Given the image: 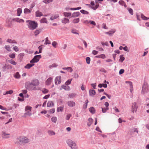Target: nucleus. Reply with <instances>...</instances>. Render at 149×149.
Instances as JSON below:
<instances>
[{
	"mask_svg": "<svg viewBox=\"0 0 149 149\" xmlns=\"http://www.w3.org/2000/svg\"><path fill=\"white\" fill-rule=\"evenodd\" d=\"M64 70H67V69H70V72H72V69L70 67H69L67 68H63Z\"/></svg>",
	"mask_w": 149,
	"mask_h": 149,
	"instance_id": "obj_57",
	"label": "nucleus"
},
{
	"mask_svg": "<svg viewBox=\"0 0 149 149\" xmlns=\"http://www.w3.org/2000/svg\"><path fill=\"white\" fill-rule=\"evenodd\" d=\"M13 91L12 90H10L8 91H7L5 93V94H4V95H6L7 94H11L13 93Z\"/></svg>",
	"mask_w": 149,
	"mask_h": 149,
	"instance_id": "obj_38",
	"label": "nucleus"
},
{
	"mask_svg": "<svg viewBox=\"0 0 149 149\" xmlns=\"http://www.w3.org/2000/svg\"><path fill=\"white\" fill-rule=\"evenodd\" d=\"M125 83H128L129 84V85L130 86V91L132 92V91L133 90V85H132V82H131V81H125Z\"/></svg>",
	"mask_w": 149,
	"mask_h": 149,
	"instance_id": "obj_21",
	"label": "nucleus"
},
{
	"mask_svg": "<svg viewBox=\"0 0 149 149\" xmlns=\"http://www.w3.org/2000/svg\"><path fill=\"white\" fill-rule=\"evenodd\" d=\"M48 134L50 135H55V133L54 132L51 130L48 131Z\"/></svg>",
	"mask_w": 149,
	"mask_h": 149,
	"instance_id": "obj_40",
	"label": "nucleus"
},
{
	"mask_svg": "<svg viewBox=\"0 0 149 149\" xmlns=\"http://www.w3.org/2000/svg\"><path fill=\"white\" fill-rule=\"evenodd\" d=\"M34 63H28L24 66V68L26 69H29L34 65Z\"/></svg>",
	"mask_w": 149,
	"mask_h": 149,
	"instance_id": "obj_14",
	"label": "nucleus"
},
{
	"mask_svg": "<svg viewBox=\"0 0 149 149\" xmlns=\"http://www.w3.org/2000/svg\"><path fill=\"white\" fill-rule=\"evenodd\" d=\"M14 21H16L17 22L19 23H23L24 22V21L23 19H20L19 18H16L13 19Z\"/></svg>",
	"mask_w": 149,
	"mask_h": 149,
	"instance_id": "obj_16",
	"label": "nucleus"
},
{
	"mask_svg": "<svg viewBox=\"0 0 149 149\" xmlns=\"http://www.w3.org/2000/svg\"><path fill=\"white\" fill-rule=\"evenodd\" d=\"M54 105L53 102L52 101H49L47 104V107H52Z\"/></svg>",
	"mask_w": 149,
	"mask_h": 149,
	"instance_id": "obj_24",
	"label": "nucleus"
},
{
	"mask_svg": "<svg viewBox=\"0 0 149 149\" xmlns=\"http://www.w3.org/2000/svg\"><path fill=\"white\" fill-rule=\"evenodd\" d=\"M35 15L36 17H40L43 16L42 13L39 10L36 11L35 13Z\"/></svg>",
	"mask_w": 149,
	"mask_h": 149,
	"instance_id": "obj_13",
	"label": "nucleus"
},
{
	"mask_svg": "<svg viewBox=\"0 0 149 149\" xmlns=\"http://www.w3.org/2000/svg\"><path fill=\"white\" fill-rule=\"evenodd\" d=\"M66 143L72 149H76L77 148L76 143L70 139H68L66 141Z\"/></svg>",
	"mask_w": 149,
	"mask_h": 149,
	"instance_id": "obj_3",
	"label": "nucleus"
},
{
	"mask_svg": "<svg viewBox=\"0 0 149 149\" xmlns=\"http://www.w3.org/2000/svg\"><path fill=\"white\" fill-rule=\"evenodd\" d=\"M89 92L90 95H95L96 93L95 91L93 90H90Z\"/></svg>",
	"mask_w": 149,
	"mask_h": 149,
	"instance_id": "obj_36",
	"label": "nucleus"
},
{
	"mask_svg": "<svg viewBox=\"0 0 149 149\" xmlns=\"http://www.w3.org/2000/svg\"><path fill=\"white\" fill-rule=\"evenodd\" d=\"M80 12L81 13L85 14H88L89 13L88 12L84 10H81L80 11Z\"/></svg>",
	"mask_w": 149,
	"mask_h": 149,
	"instance_id": "obj_50",
	"label": "nucleus"
},
{
	"mask_svg": "<svg viewBox=\"0 0 149 149\" xmlns=\"http://www.w3.org/2000/svg\"><path fill=\"white\" fill-rule=\"evenodd\" d=\"M42 91L43 93L44 94L46 93H47L49 91L45 88H43L42 90Z\"/></svg>",
	"mask_w": 149,
	"mask_h": 149,
	"instance_id": "obj_51",
	"label": "nucleus"
},
{
	"mask_svg": "<svg viewBox=\"0 0 149 149\" xmlns=\"http://www.w3.org/2000/svg\"><path fill=\"white\" fill-rule=\"evenodd\" d=\"M71 32L72 33L74 34H79L78 33V31L76 29H72L71 31Z\"/></svg>",
	"mask_w": 149,
	"mask_h": 149,
	"instance_id": "obj_41",
	"label": "nucleus"
},
{
	"mask_svg": "<svg viewBox=\"0 0 149 149\" xmlns=\"http://www.w3.org/2000/svg\"><path fill=\"white\" fill-rule=\"evenodd\" d=\"M119 3L121 5L125 7H126L127 6L126 4L125 3L124 1L122 0L120 1H119Z\"/></svg>",
	"mask_w": 149,
	"mask_h": 149,
	"instance_id": "obj_31",
	"label": "nucleus"
},
{
	"mask_svg": "<svg viewBox=\"0 0 149 149\" xmlns=\"http://www.w3.org/2000/svg\"><path fill=\"white\" fill-rule=\"evenodd\" d=\"M86 63L88 64H89L90 63L91 59L89 57H87L86 58Z\"/></svg>",
	"mask_w": 149,
	"mask_h": 149,
	"instance_id": "obj_46",
	"label": "nucleus"
},
{
	"mask_svg": "<svg viewBox=\"0 0 149 149\" xmlns=\"http://www.w3.org/2000/svg\"><path fill=\"white\" fill-rule=\"evenodd\" d=\"M95 57L96 58L104 59L106 58V56L105 54H103L99 55L96 56Z\"/></svg>",
	"mask_w": 149,
	"mask_h": 149,
	"instance_id": "obj_27",
	"label": "nucleus"
},
{
	"mask_svg": "<svg viewBox=\"0 0 149 149\" xmlns=\"http://www.w3.org/2000/svg\"><path fill=\"white\" fill-rule=\"evenodd\" d=\"M52 121L55 123L57 121V118L56 117H53L51 118Z\"/></svg>",
	"mask_w": 149,
	"mask_h": 149,
	"instance_id": "obj_42",
	"label": "nucleus"
},
{
	"mask_svg": "<svg viewBox=\"0 0 149 149\" xmlns=\"http://www.w3.org/2000/svg\"><path fill=\"white\" fill-rule=\"evenodd\" d=\"M63 107H59L57 108V111L58 112L60 111H63Z\"/></svg>",
	"mask_w": 149,
	"mask_h": 149,
	"instance_id": "obj_39",
	"label": "nucleus"
},
{
	"mask_svg": "<svg viewBox=\"0 0 149 149\" xmlns=\"http://www.w3.org/2000/svg\"><path fill=\"white\" fill-rule=\"evenodd\" d=\"M12 20L11 19H8L6 21V25L7 26H10L12 24Z\"/></svg>",
	"mask_w": 149,
	"mask_h": 149,
	"instance_id": "obj_15",
	"label": "nucleus"
},
{
	"mask_svg": "<svg viewBox=\"0 0 149 149\" xmlns=\"http://www.w3.org/2000/svg\"><path fill=\"white\" fill-rule=\"evenodd\" d=\"M89 111L92 114H94L95 113V109L93 107H91L89 109Z\"/></svg>",
	"mask_w": 149,
	"mask_h": 149,
	"instance_id": "obj_26",
	"label": "nucleus"
},
{
	"mask_svg": "<svg viewBox=\"0 0 149 149\" xmlns=\"http://www.w3.org/2000/svg\"><path fill=\"white\" fill-rule=\"evenodd\" d=\"M102 109V111L103 113H105L106 112L107 110H108L109 109V108H101Z\"/></svg>",
	"mask_w": 149,
	"mask_h": 149,
	"instance_id": "obj_44",
	"label": "nucleus"
},
{
	"mask_svg": "<svg viewBox=\"0 0 149 149\" xmlns=\"http://www.w3.org/2000/svg\"><path fill=\"white\" fill-rule=\"evenodd\" d=\"M14 77L17 79H19L20 77V76L18 72H16L14 74Z\"/></svg>",
	"mask_w": 149,
	"mask_h": 149,
	"instance_id": "obj_30",
	"label": "nucleus"
},
{
	"mask_svg": "<svg viewBox=\"0 0 149 149\" xmlns=\"http://www.w3.org/2000/svg\"><path fill=\"white\" fill-rule=\"evenodd\" d=\"M62 22L65 24L69 23V20L68 19L64 18L62 21Z\"/></svg>",
	"mask_w": 149,
	"mask_h": 149,
	"instance_id": "obj_28",
	"label": "nucleus"
},
{
	"mask_svg": "<svg viewBox=\"0 0 149 149\" xmlns=\"http://www.w3.org/2000/svg\"><path fill=\"white\" fill-rule=\"evenodd\" d=\"M61 76H58L56 77L55 79V83L56 84H59L61 83Z\"/></svg>",
	"mask_w": 149,
	"mask_h": 149,
	"instance_id": "obj_10",
	"label": "nucleus"
},
{
	"mask_svg": "<svg viewBox=\"0 0 149 149\" xmlns=\"http://www.w3.org/2000/svg\"><path fill=\"white\" fill-rule=\"evenodd\" d=\"M13 50L16 52H18L19 51V49L17 47L15 46L13 48Z\"/></svg>",
	"mask_w": 149,
	"mask_h": 149,
	"instance_id": "obj_55",
	"label": "nucleus"
},
{
	"mask_svg": "<svg viewBox=\"0 0 149 149\" xmlns=\"http://www.w3.org/2000/svg\"><path fill=\"white\" fill-rule=\"evenodd\" d=\"M7 68V65L6 64H5L4 66H3V67H2V69H3V72H5L6 71V69Z\"/></svg>",
	"mask_w": 149,
	"mask_h": 149,
	"instance_id": "obj_58",
	"label": "nucleus"
},
{
	"mask_svg": "<svg viewBox=\"0 0 149 149\" xmlns=\"http://www.w3.org/2000/svg\"><path fill=\"white\" fill-rule=\"evenodd\" d=\"M42 29H38L36 30L34 32L35 36H37L41 31Z\"/></svg>",
	"mask_w": 149,
	"mask_h": 149,
	"instance_id": "obj_17",
	"label": "nucleus"
},
{
	"mask_svg": "<svg viewBox=\"0 0 149 149\" xmlns=\"http://www.w3.org/2000/svg\"><path fill=\"white\" fill-rule=\"evenodd\" d=\"M6 49L8 51H10L11 50V49L10 46L8 45H6L5 46Z\"/></svg>",
	"mask_w": 149,
	"mask_h": 149,
	"instance_id": "obj_54",
	"label": "nucleus"
},
{
	"mask_svg": "<svg viewBox=\"0 0 149 149\" xmlns=\"http://www.w3.org/2000/svg\"><path fill=\"white\" fill-rule=\"evenodd\" d=\"M72 115L70 114H68L66 116V119L67 120H69L70 118L71 117Z\"/></svg>",
	"mask_w": 149,
	"mask_h": 149,
	"instance_id": "obj_52",
	"label": "nucleus"
},
{
	"mask_svg": "<svg viewBox=\"0 0 149 149\" xmlns=\"http://www.w3.org/2000/svg\"><path fill=\"white\" fill-rule=\"evenodd\" d=\"M137 108L138 106L137 104L135 102L133 103L131 108L132 112L133 113L136 112L137 111Z\"/></svg>",
	"mask_w": 149,
	"mask_h": 149,
	"instance_id": "obj_8",
	"label": "nucleus"
},
{
	"mask_svg": "<svg viewBox=\"0 0 149 149\" xmlns=\"http://www.w3.org/2000/svg\"><path fill=\"white\" fill-rule=\"evenodd\" d=\"M17 15L19 16L22 13V9L21 8H18L17 10Z\"/></svg>",
	"mask_w": 149,
	"mask_h": 149,
	"instance_id": "obj_29",
	"label": "nucleus"
},
{
	"mask_svg": "<svg viewBox=\"0 0 149 149\" xmlns=\"http://www.w3.org/2000/svg\"><path fill=\"white\" fill-rule=\"evenodd\" d=\"M30 82L32 85H33L36 87L37 86H38L40 84L39 81L36 79H34L32 80Z\"/></svg>",
	"mask_w": 149,
	"mask_h": 149,
	"instance_id": "obj_9",
	"label": "nucleus"
},
{
	"mask_svg": "<svg viewBox=\"0 0 149 149\" xmlns=\"http://www.w3.org/2000/svg\"><path fill=\"white\" fill-rule=\"evenodd\" d=\"M9 134H6L5 132H2V136L4 138H9Z\"/></svg>",
	"mask_w": 149,
	"mask_h": 149,
	"instance_id": "obj_18",
	"label": "nucleus"
},
{
	"mask_svg": "<svg viewBox=\"0 0 149 149\" xmlns=\"http://www.w3.org/2000/svg\"><path fill=\"white\" fill-rule=\"evenodd\" d=\"M67 104L69 106L72 107L75 105V103L73 101H68L67 102Z\"/></svg>",
	"mask_w": 149,
	"mask_h": 149,
	"instance_id": "obj_19",
	"label": "nucleus"
},
{
	"mask_svg": "<svg viewBox=\"0 0 149 149\" xmlns=\"http://www.w3.org/2000/svg\"><path fill=\"white\" fill-rule=\"evenodd\" d=\"M31 12L30 10L27 8H25L24 10V13L25 14L30 13Z\"/></svg>",
	"mask_w": 149,
	"mask_h": 149,
	"instance_id": "obj_34",
	"label": "nucleus"
},
{
	"mask_svg": "<svg viewBox=\"0 0 149 149\" xmlns=\"http://www.w3.org/2000/svg\"><path fill=\"white\" fill-rule=\"evenodd\" d=\"M141 18L144 20H147L149 19V17H147L145 16L143 14H141Z\"/></svg>",
	"mask_w": 149,
	"mask_h": 149,
	"instance_id": "obj_35",
	"label": "nucleus"
},
{
	"mask_svg": "<svg viewBox=\"0 0 149 149\" xmlns=\"http://www.w3.org/2000/svg\"><path fill=\"white\" fill-rule=\"evenodd\" d=\"M9 62L11 64L13 65H16L17 64V63L16 62H15L14 61L12 60H10L9 61Z\"/></svg>",
	"mask_w": 149,
	"mask_h": 149,
	"instance_id": "obj_48",
	"label": "nucleus"
},
{
	"mask_svg": "<svg viewBox=\"0 0 149 149\" xmlns=\"http://www.w3.org/2000/svg\"><path fill=\"white\" fill-rule=\"evenodd\" d=\"M125 59V58L122 56H120V61L121 62H122Z\"/></svg>",
	"mask_w": 149,
	"mask_h": 149,
	"instance_id": "obj_60",
	"label": "nucleus"
},
{
	"mask_svg": "<svg viewBox=\"0 0 149 149\" xmlns=\"http://www.w3.org/2000/svg\"><path fill=\"white\" fill-rule=\"evenodd\" d=\"M31 109L32 107L30 106H26L25 107V111L26 112L24 114L25 117L27 116H30L31 115Z\"/></svg>",
	"mask_w": 149,
	"mask_h": 149,
	"instance_id": "obj_4",
	"label": "nucleus"
},
{
	"mask_svg": "<svg viewBox=\"0 0 149 149\" xmlns=\"http://www.w3.org/2000/svg\"><path fill=\"white\" fill-rule=\"evenodd\" d=\"M57 45V42L56 41H53L52 42V45L53 46L54 48L56 47V46Z\"/></svg>",
	"mask_w": 149,
	"mask_h": 149,
	"instance_id": "obj_47",
	"label": "nucleus"
},
{
	"mask_svg": "<svg viewBox=\"0 0 149 149\" xmlns=\"http://www.w3.org/2000/svg\"><path fill=\"white\" fill-rule=\"evenodd\" d=\"M40 22L41 23H47V21L46 18L43 17L40 20Z\"/></svg>",
	"mask_w": 149,
	"mask_h": 149,
	"instance_id": "obj_23",
	"label": "nucleus"
},
{
	"mask_svg": "<svg viewBox=\"0 0 149 149\" xmlns=\"http://www.w3.org/2000/svg\"><path fill=\"white\" fill-rule=\"evenodd\" d=\"M41 58V56L40 55H36L34 56V58L30 61V63H35L38 62L39 59Z\"/></svg>",
	"mask_w": 149,
	"mask_h": 149,
	"instance_id": "obj_7",
	"label": "nucleus"
},
{
	"mask_svg": "<svg viewBox=\"0 0 149 149\" xmlns=\"http://www.w3.org/2000/svg\"><path fill=\"white\" fill-rule=\"evenodd\" d=\"M26 22L28 23L27 25L29 29L33 30L36 29L38 26V24L35 21L31 20H27Z\"/></svg>",
	"mask_w": 149,
	"mask_h": 149,
	"instance_id": "obj_1",
	"label": "nucleus"
},
{
	"mask_svg": "<svg viewBox=\"0 0 149 149\" xmlns=\"http://www.w3.org/2000/svg\"><path fill=\"white\" fill-rule=\"evenodd\" d=\"M52 80V77L49 78L46 80L45 84L47 85H49L51 84Z\"/></svg>",
	"mask_w": 149,
	"mask_h": 149,
	"instance_id": "obj_12",
	"label": "nucleus"
},
{
	"mask_svg": "<svg viewBox=\"0 0 149 149\" xmlns=\"http://www.w3.org/2000/svg\"><path fill=\"white\" fill-rule=\"evenodd\" d=\"M79 21V19L77 18L74 19L72 21V22L74 24L78 23Z\"/></svg>",
	"mask_w": 149,
	"mask_h": 149,
	"instance_id": "obj_37",
	"label": "nucleus"
},
{
	"mask_svg": "<svg viewBox=\"0 0 149 149\" xmlns=\"http://www.w3.org/2000/svg\"><path fill=\"white\" fill-rule=\"evenodd\" d=\"M15 53H12L9 55V57L12 58H14L15 57Z\"/></svg>",
	"mask_w": 149,
	"mask_h": 149,
	"instance_id": "obj_45",
	"label": "nucleus"
},
{
	"mask_svg": "<svg viewBox=\"0 0 149 149\" xmlns=\"http://www.w3.org/2000/svg\"><path fill=\"white\" fill-rule=\"evenodd\" d=\"M88 121L87 125L89 126H90L93 122V119L91 118H89L88 119Z\"/></svg>",
	"mask_w": 149,
	"mask_h": 149,
	"instance_id": "obj_22",
	"label": "nucleus"
},
{
	"mask_svg": "<svg viewBox=\"0 0 149 149\" xmlns=\"http://www.w3.org/2000/svg\"><path fill=\"white\" fill-rule=\"evenodd\" d=\"M72 79H69L65 83V85H68L70 84H71V81L72 80Z\"/></svg>",
	"mask_w": 149,
	"mask_h": 149,
	"instance_id": "obj_43",
	"label": "nucleus"
},
{
	"mask_svg": "<svg viewBox=\"0 0 149 149\" xmlns=\"http://www.w3.org/2000/svg\"><path fill=\"white\" fill-rule=\"evenodd\" d=\"M17 139L21 143H27L29 141V140L26 137L20 136Z\"/></svg>",
	"mask_w": 149,
	"mask_h": 149,
	"instance_id": "obj_5",
	"label": "nucleus"
},
{
	"mask_svg": "<svg viewBox=\"0 0 149 149\" xmlns=\"http://www.w3.org/2000/svg\"><path fill=\"white\" fill-rule=\"evenodd\" d=\"M98 53V52L97 51H96V50H93L92 51V53L94 55H95L97 54Z\"/></svg>",
	"mask_w": 149,
	"mask_h": 149,
	"instance_id": "obj_64",
	"label": "nucleus"
},
{
	"mask_svg": "<svg viewBox=\"0 0 149 149\" xmlns=\"http://www.w3.org/2000/svg\"><path fill=\"white\" fill-rule=\"evenodd\" d=\"M80 13L79 12H74L72 15V17H75L79 16Z\"/></svg>",
	"mask_w": 149,
	"mask_h": 149,
	"instance_id": "obj_20",
	"label": "nucleus"
},
{
	"mask_svg": "<svg viewBox=\"0 0 149 149\" xmlns=\"http://www.w3.org/2000/svg\"><path fill=\"white\" fill-rule=\"evenodd\" d=\"M102 27L104 29H107V27L106 26V24L105 23H103L102 25Z\"/></svg>",
	"mask_w": 149,
	"mask_h": 149,
	"instance_id": "obj_59",
	"label": "nucleus"
},
{
	"mask_svg": "<svg viewBox=\"0 0 149 149\" xmlns=\"http://www.w3.org/2000/svg\"><path fill=\"white\" fill-rule=\"evenodd\" d=\"M42 45L40 46H39L38 47V49H39V52H38L39 53H41L42 52Z\"/></svg>",
	"mask_w": 149,
	"mask_h": 149,
	"instance_id": "obj_61",
	"label": "nucleus"
},
{
	"mask_svg": "<svg viewBox=\"0 0 149 149\" xmlns=\"http://www.w3.org/2000/svg\"><path fill=\"white\" fill-rule=\"evenodd\" d=\"M55 111V109L54 108H53L49 110V112L51 113H54Z\"/></svg>",
	"mask_w": 149,
	"mask_h": 149,
	"instance_id": "obj_63",
	"label": "nucleus"
},
{
	"mask_svg": "<svg viewBox=\"0 0 149 149\" xmlns=\"http://www.w3.org/2000/svg\"><path fill=\"white\" fill-rule=\"evenodd\" d=\"M52 1V0H44L43 2L45 3H47Z\"/></svg>",
	"mask_w": 149,
	"mask_h": 149,
	"instance_id": "obj_53",
	"label": "nucleus"
},
{
	"mask_svg": "<svg viewBox=\"0 0 149 149\" xmlns=\"http://www.w3.org/2000/svg\"><path fill=\"white\" fill-rule=\"evenodd\" d=\"M89 24L93 25L95 26L96 25L95 22L93 21L89 20Z\"/></svg>",
	"mask_w": 149,
	"mask_h": 149,
	"instance_id": "obj_49",
	"label": "nucleus"
},
{
	"mask_svg": "<svg viewBox=\"0 0 149 149\" xmlns=\"http://www.w3.org/2000/svg\"><path fill=\"white\" fill-rule=\"evenodd\" d=\"M63 14L64 16L66 17H69L71 16V14L70 13L64 12Z\"/></svg>",
	"mask_w": 149,
	"mask_h": 149,
	"instance_id": "obj_33",
	"label": "nucleus"
},
{
	"mask_svg": "<svg viewBox=\"0 0 149 149\" xmlns=\"http://www.w3.org/2000/svg\"><path fill=\"white\" fill-rule=\"evenodd\" d=\"M51 44L50 41L49 40L48 38V37H47L45 38V41L44 43L45 45H47V44Z\"/></svg>",
	"mask_w": 149,
	"mask_h": 149,
	"instance_id": "obj_32",
	"label": "nucleus"
},
{
	"mask_svg": "<svg viewBox=\"0 0 149 149\" xmlns=\"http://www.w3.org/2000/svg\"><path fill=\"white\" fill-rule=\"evenodd\" d=\"M149 91L148 85L146 83H144L143 86L142 93L143 94L148 92Z\"/></svg>",
	"mask_w": 149,
	"mask_h": 149,
	"instance_id": "obj_6",
	"label": "nucleus"
},
{
	"mask_svg": "<svg viewBox=\"0 0 149 149\" xmlns=\"http://www.w3.org/2000/svg\"><path fill=\"white\" fill-rule=\"evenodd\" d=\"M25 87L29 91L37 90L38 89L31 84L30 82H27L25 84Z\"/></svg>",
	"mask_w": 149,
	"mask_h": 149,
	"instance_id": "obj_2",
	"label": "nucleus"
},
{
	"mask_svg": "<svg viewBox=\"0 0 149 149\" xmlns=\"http://www.w3.org/2000/svg\"><path fill=\"white\" fill-rule=\"evenodd\" d=\"M100 71L104 73L107 72V71L104 68H102L100 70Z\"/></svg>",
	"mask_w": 149,
	"mask_h": 149,
	"instance_id": "obj_62",
	"label": "nucleus"
},
{
	"mask_svg": "<svg viewBox=\"0 0 149 149\" xmlns=\"http://www.w3.org/2000/svg\"><path fill=\"white\" fill-rule=\"evenodd\" d=\"M86 103L85 104H84L83 105V107L84 109H86L87 108V106L88 103V100H87L86 101Z\"/></svg>",
	"mask_w": 149,
	"mask_h": 149,
	"instance_id": "obj_56",
	"label": "nucleus"
},
{
	"mask_svg": "<svg viewBox=\"0 0 149 149\" xmlns=\"http://www.w3.org/2000/svg\"><path fill=\"white\" fill-rule=\"evenodd\" d=\"M115 31H116L115 30L113 29L109 31V32H106L105 33L107 34H109V35H111L114 33Z\"/></svg>",
	"mask_w": 149,
	"mask_h": 149,
	"instance_id": "obj_25",
	"label": "nucleus"
},
{
	"mask_svg": "<svg viewBox=\"0 0 149 149\" xmlns=\"http://www.w3.org/2000/svg\"><path fill=\"white\" fill-rule=\"evenodd\" d=\"M62 88L66 91H69L70 90V87L68 85H62L61 86V88H60V90H61Z\"/></svg>",
	"mask_w": 149,
	"mask_h": 149,
	"instance_id": "obj_11",
	"label": "nucleus"
}]
</instances>
